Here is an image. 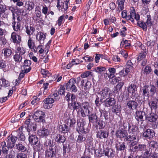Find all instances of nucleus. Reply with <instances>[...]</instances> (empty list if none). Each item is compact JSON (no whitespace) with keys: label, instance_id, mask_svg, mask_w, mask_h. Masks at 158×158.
<instances>
[{"label":"nucleus","instance_id":"nucleus-41","mask_svg":"<svg viewBox=\"0 0 158 158\" xmlns=\"http://www.w3.org/2000/svg\"><path fill=\"white\" fill-rule=\"evenodd\" d=\"M25 49L22 47H18L15 50V53L22 56L26 52Z\"/></svg>","mask_w":158,"mask_h":158},{"label":"nucleus","instance_id":"nucleus-28","mask_svg":"<svg viewBox=\"0 0 158 158\" xmlns=\"http://www.w3.org/2000/svg\"><path fill=\"white\" fill-rule=\"evenodd\" d=\"M59 130L63 133H67L69 131V128L66 124H63L59 127Z\"/></svg>","mask_w":158,"mask_h":158},{"label":"nucleus","instance_id":"nucleus-50","mask_svg":"<svg viewBox=\"0 0 158 158\" xmlns=\"http://www.w3.org/2000/svg\"><path fill=\"white\" fill-rule=\"evenodd\" d=\"M17 133L18 134L16 137L17 138V139H18L19 141H24L25 139V137L23 132L20 131Z\"/></svg>","mask_w":158,"mask_h":158},{"label":"nucleus","instance_id":"nucleus-54","mask_svg":"<svg viewBox=\"0 0 158 158\" xmlns=\"http://www.w3.org/2000/svg\"><path fill=\"white\" fill-rule=\"evenodd\" d=\"M99 111L101 114V115L103 114V116L104 117L105 119L106 120H107L108 119V113L105 110L99 109Z\"/></svg>","mask_w":158,"mask_h":158},{"label":"nucleus","instance_id":"nucleus-16","mask_svg":"<svg viewBox=\"0 0 158 158\" xmlns=\"http://www.w3.org/2000/svg\"><path fill=\"white\" fill-rule=\"evenodd\" d=\"M46 33H44L41 31L38 32L37 34L36 39L38 40L40 44H44V40L46 39Z\"/></svg>","mask_w":158,"mask_h":158},{"label":"nucleus","instance_id":"nucleus-4","mask_svg":"<svg viewBox=\"0 0 158 158\" xmlns=\"http://www.w3.org/2000/svg\"><path fill=\"white\" fill-rule=\"evenodd\" d=\"M45 117L44 112L40 110L35 112L32 116L36 122L42 123L43 124L45 123Z\"/></svg>","mask_w":158,"mask_h":158},{"label":"nucleus","instance_id":"nucleus-22","mask_svg":"<svg viewBox=\"0 0 158 158\" xmlns=\"http://www.w3.org/2000/svg\"><path fill=\"white\" fill-rule=\"evenodd\" d=\"M31 61L29 60H26L24 62L23 68L24 70V73H27L29 72L31 69L30 65Z\"/></svg>","mask_w":158,"mask_h":158},{"label":"nucleus","instance_id":"nucleus-27","mask_svg":"<svg viewBox=\"0 0 158 158\" xmlns=\"http://www.w3.org/2000/svg\"><path fill=\"white\" fill-rule=\"evenodd\" d=\"M55 141L58 143H64L66 140V139L64 135L60 134L57 135L55 139Z\"/></svg>","mask_w":158,"mask_h":158},{"label":"nucleus","instance_id":"nucleus-39","mask_svg":"<svg viewBox=\"0 0 158 158\" xmlns=\"http://www.w3.org/2000/svg\"><path fill=\"white\" fill-rule=\"evenodd\" d=\"M16 149L19 151L24 152L27 150L26 148L22 143H19L16 144Z\"/></svg>","mask_w":158,"mask_h":158},{"label":"nucleus","instance_id":"nucleus-32","mask_svg":"<svg viewBox=\"0 0 158 158\" xmlns=\"http://www.w3.org/2000/svg\"><path fill=\"white\" fill-rule=\"evenodd\" d=\"M69 1H64V2H61V5H60L59 8H58L59 10H61V11L65 13L66 11H67L68 8V6Z\"/></svg>","mask_w":158,"mask_h":158},{"label":"nucleus","instance_id":"nucleus-63","mask_svg":"<svg viewBox=\"0 0 158 158\" xmlns=\"http://www.w3.org/2000/svg\"><path fill=\"white\" fill-rule=\"evenodd\" d=\"M65 92V89L64 87L61 85L60 86V88L58 90V93L60 95H63Z\"/></svg>","mask_w":158,"mask_h":158},{"label":"nucleus","instance_id":"nucleus-51","mask_svg":"<svg viewBox=\"0 0 158 158\" xmlns=\"http://www.w3.org/2000/svg\"><path fill=\"white\" fill-rule=\"evenodd\" d=\"M147 53L146 52H141L138 55L137 60L138 61H140L145 59Z\"/></svg>","mask_w":158,"mask_h":158},{"label":"nucleus","instance_id":"nucleus-64","mask_svg":"<svg viewBox=\"0 0 158 158\" xmlns=\"http://www.w3.org/2000/svg\"><path fill=\"white\" fill-rule=\"evenodd\" d=\"M16 157L17 158H27V156L24 153L20 152L17 154Z\"/></svg>","mask_w":158,"mask_h":158},{"label":"nucleus","instance_id":"nucleus-29","mask_svg":"<svg viewBox=\"0 0 158 158\" xmlns=\"http://www.w3.org/2000/svg\"><path fill=\"white\" fill-rule=\"evenodd\" d=\"M105 155L110 157H113L114 155V152L112 149L107 148L105 149L104 150Z\"/></svg>","mask_w":158,"mask_h":158},{"label":"nucleus","instance_id":"nucleus-53","mask_svg":"<svg viewBox=\"0 0 158 158\" xmlns=\"http://www.w3.org/2000/svg\"><path fill=\"white\" fill-rule=\"evenodd\" d=\"M106 125V123L104 121L102 120H99L97 123V125L99 129H102L104 128Z\"/></svg>","mask_w":158,"mask_h":158},{"label":"nucleus","instance_id":"nucleus-14","mask_svg":"<svg viewBox=\"0 0 158 158\" xmlns=\"http://www.w3.org/2000/svg\"><path fill=\"white\" fill-rule=\"evenodd\" d=\"M45 154L46 156L49 158H56V149L53 147L46 148Z\"/></svg>","mask_w":158,"mask_h":158},{"label":"nucleus","instance_id":"nucleus-36","mask_svg":"<svg viewBox=\"0 0 158 158\" xmlns=\"http://www.w3.org/2000/svg\"><path fill=\"white\" fill-rule=\"evenodd\" d=\"M35 31V29L33 27L27 26H26V32L28 35L29 37L31 36V35H33Z\"/></svg>","mask_w":158,"mask_h":158},{"label":"nucleus","instance_id":"nucleus-23","mask_svg":"<svg viewBox=\"0 0 158 158\" xmlns=\"http://www.w3.org/2000/svg\"><path fill=\"white\" fill-rule=\"evenodd\" d=\"M116 148L117 151H126V146L125 143L124 142H117L116 143Z\"/></svg>","mask_w":158,"mask_h":158},{"label":"nucleus","instance_id":"nucleus-46","mask_svg":"<svg viewBox=\"0 0 158 158\" xmlns=\"http://www.w3.org/2000/svg\"><path fill=\"white\" fill-rule=\"evenodd\" d=\"M22 55L16 53L13 56L14 60L17 63H19L22 61Z\"/></svg>","mask_w":158,"mask_h":158},{"label":"nucleus","instance_id":"nucleus-18","mask_svg":"<svg viewBox=\"0 0 158 158\" xmlns=\"http://www.w3.org/2000/svg\"><path fill=\"white\" fill-rule=\"evenodd\" d=\"M142 135L143 137L149 139L155 136V133L153 130L148 129L143 132Z\"/></svg>","mask_w":158,"mask_h":158},{"label":"nucleus","instance_id":"nucleus-19","mask_svg":"<svg viewBox=\"0 0 158 158\" xmlns=\"http://www.w3.org/2000/svg\"><path fill=\"white\" fill-rule=\"evenodd\" d=\"M29 135L28 140L29 143L31 144H37L38 139L37 136L33 135L32 133H29L28 134Z\"/></svg>","mask_w":158,"mask_h":158},{"label":"nucleus","instance_id":"nucleus-8","mask_svg":"<svg viewBox=\"0 0 158 158\" xmlns=\"http://www.w3.org/2000/svg\"><path fill=\"white\" fill-rule=\"evenodd\" d=\"M98 94L102 98L100 99L101 101L103 99L110 97L111 94L110 89L107 87L99 89L98 91Z\"/></svg>","mask_w":158,"mask_h":158},{"label":"nucleus","instance_id":"nucleus-48","mask_svg":"<svg viewBox=\"0 0 158 158\" xmlns=\"http://www.w3.org/2000/svg\"><path fill=\"white\" fill-rule=\"evenodd\" d=\"M112 108V111L113 113L117 114L121 110V107L120 105H117L113 106Z\"/></svg>","mask_w":158,"mask_h":158},{"label":"nucleus","instance_id":"nucleus-40","mask_svg":"<svg viewBox=\"0 0 158 158\" xmlns=\"http://www.w3.org/2000/svg\"><path fill=\"white\" fill-rule=\"evenodd\" d=\"M12 26L14 31H17L20 29L21 24L19 22L14 21L12 23Z\"/></svg>","mask_w":158,"mask_h":158},{"label":"nucleus","instance_id":"nucleus-42","mask_svg":"<svg viewBox=\"0 0 158 158\" xmlns=\"http://www.w3.org/2000/svg\"><path fill=\"white\" fill-rule=\"evenodd\" d=\"M137 21V25L143 29L144 30L146 31L147 29V24L144 22L139 20Z\"/></svg>","mask_w":158,"mask_h":158},{"label":"nucleus","instance_id":"nucleus-61","mask_svg":"<svg viewBox=\"0 0 158 158\" xmlns=\"http://www.w3.org/2000/svg\"><path fill=\"white\" fill-rule=\"evenodd\" d=\"M2 81V85L4 87H6L10 85L9 82L8 81H6L5 78H2L0 80V81Z\"/></svg>","mask_w":158,"mask_h":158},{"label":"nucleus","instance_id":"nucleus-21","mask_svg":"<svg viewBox=\"0 0 158 158\" xmlns=\"http://www.w3.org/2000/svg\"><path fill=\"white\" fill-rule=\"evenodd\" d=\"M17 139V138L15 136L13 137L12 135L9 136L7 139V144L10 147H14Z\"/></svg>","mask_w":158,"mask_h":158},{"label":"nucleus","instance_id":"nucleus-37","mask_svg":"<svg viewBox=\"0 0 158 158\" xmlns=\"http://www.w3.org/2000/svg\"><path fill=\"white\" fill-rule=\"evenodd\" d=\"M76 96L75 95L69 93L66 95L65 99L68 102L71 100L72 102H76Z\"/></svg>","mask_w":158,"mask_h":158},{"label":"nucleus","instance_id":"nucleus-12","mask_svg":"<svg viewBox=\"0 0 158 158\" xmlns=\"http://www.w3.org/2000/svg\"><path fill=\"white\" fill-rule=\"evenodd\" d=\"M128 131L129 134H131V135L138 136L137 134L139 133L138 127L135 125L129 124Z\"/></svg>","mask_w":158,"mask_h":158},{"label":"nucleus","instance_id":"nucleus-43","mask_svg":"<svg viewBox=\"0 0 158 158\" xmlns=\"http://www.w3.org/2000/svg\"><path fill=\"white\" fill-rule=\"evenodd\" d=\"M125 0H117L116 2L118 5V8L119 12L123 10L124 9V3Z\"/></svg>","mask_w":158,"mask_h":158},{"label":"nucleus","instance_id":"nucleus-45","mask_svg":"<svg viewBox=\"0 0 158 158\" xmlns=\"http://www.w3.org/2000/svg\"><path fill=\"white\" fill-rule=\"evenodd\" d=\"M142 69L143 71V73L146 75L149 74L152 71L151 67L149 65L145 66L144 69H143V68H142Z\"/></svg>","mask_w":158,"mask_h":158},{"label":"nucleus","instance_id":"nucleus-57","mask_svg":"<svg viewBox=\"0 0 158 158\" xmlns=\"http://www.w3.org/2000/svg\"><path fill=\"white\" fill-rule=\"evenodd\" d=\"M147 26L150 27L152 25V21L151 17L150 15H147V19L146 22H145Z\"/></svg>","mask_w":158,"mask_h":158},{"label":"nucleus","instance_id":"nucleus-33","mask_svg":"<svg viewBox=\"0 0 158 158\" xmlns=\"http://www.w3.org/2000/svg\"><path fill=\"white\" fill-rule=\"evenodd\" d=\"M38 134L42 137L47 136L49 134L48 130L44 128L39 130L38 131Z\"/></svg>","mask_w":158,"mask_h":158},{"label":"nucleus","instance_id":"nucleus-15","mask_svg":"<svg viewBox=\"0 0 158 158\" xmlns=\"http://www.w3.org/2000/svg\"><path fill=\"white\" fill-rule=\"evenodd\" d=\"M127 102V106L130 110L135 109L138 106L137 102L135 100H128Z\"/></svg>","mask_w":158,"mask_h":158},{"label":"nucleus","instance_id":"nucleus-59","mask_svg":"<svg viewBox=\"0 0 158 158\" xmlns=\"http://www.w3.org/2000/svg\"><path fill=\"white\" fill-rule=\"evenodd\" d=\"M158 143L157 142L154 141H151L149 143V148L150 149L151 148H156L158 147Z\"/></svg>","mask_w":158,"mask_h":158},{"label":"nucleus","instance_id":"nucleus-26","mask_svg":"<svg viewBox=\"0 0 158 158\" xmlns=\"http://www.w3.org/2000/svg\"><path fill=\"white\" fill-rule=\"evenodd\" d=\"M25 128L27 130L28 134L29 133H32L33 132L36 131V125L35 123H32L30 125L25 126Z\"/></svg>","mask_w":158,"mask_h":158},{"label":"nucleus","instance_id":"nucleus-11","mask_svg":"<svg viewBox=\"0 0 158 158\" xmlns=\"http://www.w3.org/2000/svg\"><path fill=\"white\" fill-rule=\"evenodd\" d=\"M137 87L134 84L130 85L127 88L128 93L131 94V97L133 98L136 96L137 91Z\"/></svg>","mask_w":158,"mask_h":158},{"label":"nucleus","instance_id":"nucleus-62","mask_svg":"<svg viewBox=\"0 0 158 158\" xmlns=\"http://www.w3.org/2000/svg\"><path fill=\"white\" fill-rule=\"evenodd\" d=\"M152 153V152H150V148L149 149V150L146 149L142 156L143 158H149V155Z\"/></svg>","mask_w":158,"mask_h":158},{"label":"nucleus","instance_id":"nucleus-3","mask_svg":"<svg viewBox=\"0 0 158 158\" xmlns=\"http://www.w3.org/2000/svg\"><path fill=\"white\" fill-rule=\"evenodd\" d=\"M126 140H128L129 143H131L130 146V149L132 152H136L138 151V146L135 145H136L139 140V136H136L135 135H133V136L131 138L129 137L127 138L126 139Z\"/></svg>","mask_w":158,"mask_h":158},{"label":"nucleus","instance_id":"nucleus-2","mask_svg":"<svg viewBox=\"0 0 158 158\" xmlns=\"http://www.w3.org/2000/svg\"><path fill=\"white\" fill-rule=\"evenodd\" d=\"M140 90L144 97L149 98L155 94L156 92V88L152 85H145L141 88Z\"/></svg>","mask_w":158,"mask_h":158},{"label":"nucleus","instance_id":"nucleus-58","mask_svg":"<svg viewBox=\"0 0 158 158\" xmlns=\"http://www.w3.org/2000/svg\"><path fill=\"white\" fill-rule=\"evenodd\" d=\"M1 145H2V152L3 153L7 154L8 152L9 149L8 147L6 146L5 142H2V143Z\"/></svg>","mask_w":158,"mask_h":158},{"label":"nucleus","instance_id":"nucleus-9","mask_svg":"<svg viewBox=\"0 0 158 158\" xmlns=\"http://www.w3.org/2000/svg\"><path fill=\"white\" fill-rule=\"evenodd\" d=\"M85 122V120L81 118H80L77 120V127H76V129L78 133L79 132H82V133L86 134L87 133L84 127Z\"/></svg>","mask_w":158,"mask_h":158},{"label":"nucleus","instance_id":"nucleus-38","mask_svg":"<svg viewBox=\"0 0 158 158\" xmlns=\"http://www.w3.org/2000/svg\"><path fill=\"white\" fill-rule=\"evenodd\" d=\"M65 123L67 125H69L70 127H74L76 121L73 118H69L65 120Z\"/></svg>","mask_w":158,"mask_h":158},{"label":"nucleus","instance_id":"nucleus-25","mask_svg":"<svg viewBox=\"0 0 158 158\" xmlns=\"http://www.w3.org/2000/svg\"><path fill=\"white\" fill-rule=\"evenodd\" d=\"M34 3L32 2L27 1L24 3V7L26 10L31 11L34 9Z\"/></svg>","mask_w":158,"mask_h":158},{"label":"nucleus","instance_id":"nucleus-56","mask_svg":"<svg viewBox=\"0 0 158 158\" xmlns=\"http://www.w3.org/2000/svg\"><path fill=\"white\" fill-rule=\"evenodd\" d=\"M44 102L45 104H50L53 103L54 102V100L52 98H45L44 100Z\"/></svg>","mask_w":158,"mask_h":158},{"label":"nucleus","instance_id":"nucleus-20","mask_svg":"<svg viewBox=\"0 0 158 158\" xmlns=\"http://www.w3.org/2000/svg\"><path fill=\"white\" fill-rule=\"evenodd\" d=\"M81 84L82 88L84 89L86 91L89 90L92 85L91 82L86 80H82L81 81Z\"/></svg>","mask_w":158,"mask_h":158},{"label":"nucleus","instance_id":"nucleus-24","mask_svg":"<svg viewBox=\"0 0 158 158\" xmlns=\"http://www.w3.org/2000/svg\"><path fill=\"white\" fill-rule=\"evenodd\" d=\"M108 133L106 131L100 130L97 132V137L100 139L107 138Z\"/></svg>","mask_w":158,"mask_h":158},{"label":"nucleus","instance_id":"nucleus-49","mask_svg":"<svg viewBox=\"0 0 158 158\" xmlns=\"http://www.w3.org/2000/svg\"><path fill=\"white\" fill-rule=\"evenodd\" d=\"M2 52L4 54L5 57L9 56L12 53L11 50L9 48H4L2 50Z\"/></svg>","mask_w":158,"mask_h":158},{"label":"nucleus","instance_id":"nucleus-1","mask_svg":"<svg viewBox=\"0 0 158 158\" xmlns=\"http://www.w3.org/2000/svg\"><path fill=\"white\" fill-rule=\"evenodd\" d=\"M130 14L127 15V11L126 10L123 11L121 13L122 17L126 18L127 20H130L131 22L134 23V19L136 21L139 20L140 15L138 14H136L134 8L131 7L130 8Z\"/></svg>","mask_w":158,"mask_h":158},{"label":"nucleus","instance_id":"nucleus-44","mask_svg":"<svg viewBox=\"0 0 158 158\" xmlns=\"http://www.w3.org/2000/svg\"><path fill=\"white\" fill-rule=\"evenodd\" d=\"M78 136V137L77 139V143H80L84 141L86 139L85 135L82 134H80Z\"/></svg>","mask_w":158,"mask_h":158},{"label":"nucleus","instance_id":"nucleus-47","mask_svg":"<svg viewBox=\"0 0 158 158\" xmlns=\"http://www.w3.org/2000/svg\"><path fill=\"white\" fill-rule=\"evenodd\" d=\"M35 14L36 15L35 21L38 22L40 21L42 19L41 11L40 10H35Z\"/></svg>","mask_w":158,"mask_h":158},{"label":"nucleus","instance_id":"nucleus-17","mask_svg":"<svg viewBox=\"0 0 158 158\" xmlns=\"http://www.w3.org/2000/svg\"><path fill=\"white\" fill-rule=\"evenodd\" d=\"M145 114L144 112L139 110L136 111L134 114L135 118L138 122L143 121V116Z\"/></svg>","mask_w":158,"mask_h":158},{"label":"nucleus","instance_id":"nucleus-5","mask_svg":"<svg viewBox=\"0 0 158 158\" xmlns=\"http://www.w3.org/2000/svg\"><path fill=\"white\" fill-rule=\"evenodd\" d=\"M128 133L127 131L123 129H120L116 131L115 135L116 136L120 139H124L125 141H128V140H126L127 138L131 137V138L133 135H128Z\"/></svg>","mask_w":158,"mask_h":158},{"label":"nucleus","instance_id":"nucleus-13","mask_svg":"<svg viewBox=\"0 0 158 158\" xmlns=\"http://www.w3.org/2000/svg\"><path fill=\"white\" fill-rule=\"evenodd\" d=\"M148 105L151 110L158 109V97H153L148 102Z\"/></svg>","mask_w":158,"mask_h":158},{"label":"nucleus","instance_id":"nucleus-10","mask_svg":"<svg viewBox=\"0 0 158 158\" xmlns=\"http://www.w3.org/2000/svg\"><path fill=\"white\" fill-rule=\"evenodd\" d=\"M102 102L104 106L108 107L114 106L116 103V100L114 98L109 97Z\"/></svg>","mask_w":158,"mask_h":158},{"label":"nucleus","instance_id":"nucleus-60","mask_svg":"<svg viewBox=\"0 0 158 158\" xmlns=\"http://www.w3.org/2000/svg\"><path fill=\"white\" fill-rule=\"evenodd\" d=\"M6 66L5 61L2 60H0V69H3V71L5 72L6 71V70H5V69Z\"/></svg>","mask_w":158,"mask_h":158},{"label":"nucleus","instance_id":"nucleus-6","mask_svg":"<svg viewBox=\"0 0 158 158\" xmlns=\"http://www.w3.org/2000/svg\"><path fill=\"white\" fill-rule=\"evenodd\" d=\"M89 103L87 102H85L82 103V106L79 112L81 113L82 117H85L89 115L90 111L89 109Z\"/></svg>","mask_w":158,"mask_h":158},{"label":"nucleus","instance_id":"nucleus-34","mask_svg":"<svg viewBox=\"0 0 158 158\" xmlns=\"http://www.w3.org/2000/svg\"><path fill=\"white\" fill-rule=\"evenodd\" d=\"M133 64L131 60H128L125 65V67L124 68V71H126L127 73L131 71L133 68Z\"/></svg>","mask_w":158,"mask_h":158},{"label":"nucleus","instance_id":"nucleus-35","mask_svg":"<svg viewBox=\"0 0 158 158\" xmlns=\"http://www.w3.org/2000/svg\"><path fill=\"white\" fill-rule=\"evenodd\" d=\"M88 115L89 119L90 122L93 123H95L98 122V116L96 114H91Z\"/></svg>","mask_w":158,"mask_h":158},{"label":"nucleus","instance_id":"nucleus-30","mask_svg":"<svg viewBox=\"0 0 158 158\" xmlns=\"http://www.w3.org/2000/svg\"><path fill=\"white\" fill-rule=\"evenodd\" d=\"M11 38L14 43L18 44L20 43L21 40L20 36L19 35H16L14 32L12 33Z\"/></svg>","mask_w":158,"mask_h":158},{"label":"nucleus","instance_id":"nucleus-7","mask_svg":"<svg viewBox=\"0 0 158 158\" xmlns=\"http://www.w3.org/2000/svg\"><path fill=\"white\" fill-rule=\"evenodd\" d=\"M76 83V80L74 78H71L66 84V89L68 90H71L74 92H77V89L75 85Z\"/></svg>","mask_w":158,"mask_h":158},{"label":"nucleus","instance_id":"nucleus-55","mask_svg":"<svg viewBox=\"0 0 158 158\" xmlns=\"http://www.w3.org/2000/svg\"><path fill=\"white\" fill-rule=\"evenodd\" d=\"M41 72L44 77H49L51 75V73L49 72L45 69H41Z\"/></svg>","mask_w":158,"mask_h":158},{"label":"nucleus","instance_id":"nucleus-52","mask_svg":"<svg viewBox=\"0 0 158 158\" xmlns=\"http://www.w3.org/2000/svg\"><path fill=\"white\" fill-rule=\"evenodd\" d=\"M130 45V44L128 43L127 40H123L122 41L121 43L120 48H122L124 46L125 48L127 49V48Z\"/></svg>","mask_w":158,"mask_h":158},{"label":"nucleus","instance_id":"nucleus-31","mask_svg":"<svg viewBox=\"0 0 158 158\" xmlns=\"http://www.w3.org/2000/svg\"><path fill=\"white\" fill-rule=\"evenodd\" d=\"M157 118V115L156 113H151L147 117V119L150 122H154L156 121Z\"/></svg>","mask_w":158,"mask_h":158}]
</instances>
